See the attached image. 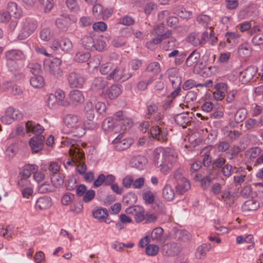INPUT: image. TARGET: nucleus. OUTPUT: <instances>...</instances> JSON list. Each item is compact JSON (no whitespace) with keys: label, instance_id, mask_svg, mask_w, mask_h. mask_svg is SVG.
Segmentation results:
<instances>
[{"label":"nucleus","instance_id":"nucleus-45","mask_svg":"<svg viewBox=\"0 0 263 263\" xmlns=\"http://www.w3.org/2000/svg\"><path fill=\"white\" fill-rule=\"evenodd\" d=\"M90 58V54L89 52L79 51L75 55V60L79 63H84L87 62Z\"/></svg>","mask_w":263,"mask_h":263},{"label":"nucleus","instance_id":"nucleus-36","mask_svg":"<svg viewBox=\"0 0 263 263\" xmlns=\"http://www.w3.org/2000/svg\"><path fill=\"white\" fill-rule=\"evenodd\" d=\"M30 81V84L34 88H41L45 84L44 78L40 74L33 75Z\"/></svg>","mask_w":263,"mask_h":263},{"label":"nucleus","instance_id":"nucleus-49","mask_svg":"<svg viewBox=\"0 0 263 263\" xmlns=\"http://www.w3.org/2000/svg\"><path fill=\"white\" fill-rule=\"evenodd\" d=\"M168 40L166 42V44L164 47L165 50L166 51L172 50L178 46L179 44L177 42V40L172 35L170 37H167Z\"/></svg>","mask_w":263,"mask_h":263},{"label":"nucleus","instance_id":"nucleus-52","mask_svg":"<svg viewBox=\"0 0 263 263\" xmlns=\"http://www.w3.org/2000/svg\"><path fill=\"white\" fill-rule=\"evenodd\" d=\"M259 124V122H258L256 119L250 118L246 121L245 125L247 129L251 130L258 128Z\"/></svg>","mask_w":263,"mask_h":263},{"label":"nucleus","instance_id":"nucleus-3","mask_svg":"<svg viewBox=\"0 0 263 263\" xmlns=\"http://www.w3.org/2000/svg\"><path fill=\"white\" fill-rule=\"evenodd\" d=\"M20 25V30L17 35L19 40H24L28 37L35 32L38 27L37 21L31 17L23 18Z\"/></svg>","mask_w":263,"mask_h":263},{"label":"nucleus","instance_id":"nucleus-12","mask_svg":"<svg viewBox=\"0 0 263 263\" xmlns=\"http://www.w3.org/2000/svg\"><path fill=\"white\" fill-rule=\"evenodd\" d=\"M6 61L17 62L25 60L26 56L24 53L19 49H11L5 53Z\"/></svg>","mask_w":263,"mask_h":263},{"label":"nucleus","instance_id":"nucleus-16","mask_svg":"<svg viewBox=\"0 0 263 263\" xmlns=\"http://www.w3.org/2000/svg\"><path fill=\"white\" fill-rule=\"evenodd\" d=\"M197 22L202 25L205 29H212L216 25V22L209 15L206 14H200L196 18Z\"/></svg>","mask_w":263,"mask_h":263},{"label":"nucleus","instance_id":"nucleus-64","mask_svg":"<svg viewBox=\"0 0 263 263\" xmlns=\"http://www.w3.org/2000/svg\"><path fill=\"white\" fill-rule=\"evenodd\" d=\"M18 147L15 144H12L6 149V154L9 157H13L17 152Z\"/></svg>","mask_w":263,"mask_h":263},{"label":"nucleus","instance_id":"nucleus-2","mask_svg":"<svg viewBox=\"0 0 263 263\" xmlns=\"http://www.w3.org/2000/svg\"><path fill=\"white\" fill-rule=\"evenodd\" d=\"M64 122L67 127L71 129L72 132L78 137H82L86 133V126L81 118L76 115H67Z\"/></svg>","mask_w":263,"mask_h":263},{"label":"nucleus","instance_id":"nucleus-13","mask_svg":"<svg viewBox=\"0 0 263 263\" xmlns=\"http://www.w3.org/2000/svg\"><path fill=\"white\" fill-rule=\"evenodd\" d=\"M108 84V83L106 79L101 77H98L95 79L93 81L91 85V89L94 92H101L102 93L105 94V92H107L106 88Z\"/></svg>","mask_w":263,"mask_h":263},{"label":"nucleus","instance_id":"nucleus-34","mask_svg":"<svg viewBox=\"0 0 263 263\" xmlns=\"http://www.w3.org/2000/svg\"><path fill=\"white\" fill-rule=\"evenodd\" d=\"M259 207V203L255 200H248L242 205V208L244 211H254Z\"/></svg>","mask_w":263,"mask_h":263},{"label":"nucleus","instance_id":"nucleus-61","mask_svg":"<svg viewBox=\"0 0 263 263\" xmlns=\"http://www.w3.org/2000/svg\"><path fill=\"white\" fill-rule=\"evenodd\" d=\"M176 13L178 16L183 18H189L192 15V13L191 11H186L183 7H179L176 10Z\"/></svg>","mask_w":263,"mask_h":263},{"label":"nucleus","instance_id":"nucleus-48","mask_svg":"<svg viewBox=\"0 0 263 263\" xmlns=\"http://www.w3.org/2000/svg\"><path fill=\"white\" fill-rule=\"evenodd\" d=\"M159 251V248L158 246L154 244L148 245L146 247L145 253L148 256H155Z\"/></svg>","mask_w":263,"mask_h":263},{"label":"nucleus","instance_id":"nucleus-51","mask_svg":"<svg viewBox=\"0 0 263 263\" xmlns=\"http://www.w3.org/2000/svg\"><path fill=\"white\" fill-rule=\"evenodd\" d=\"M47 106L51 109L55 108L59 104V102L56 99L55 96L53 93H50L48 95L47 100Z\"/></svg>","mask_w":263,"mask_h":263},{"label":"nucleus","instance_id":"nucleus-37","mask_svg":"<svg viewBox=\"0 0 263 263\" xmlns=\"http://www.w3.org/2000/svg\"><path fill=\"white\" fill-rule=\"evenodd\" d=\"M5 110L13 121L21 120L23 117V114L21 111L11 106L6 108Z\"/></svg>","mask_w":263,"mask_h":263},{"label":"nucleus","instance_id":"nucleus-56","mask_svg":"<svg viewBox=\"0 0 263 263\" xmlns=\"http://www.w3.org/2000/svg\"><path fill=\"white\" fill-rule=\"evenodd\" d=\"M74 195L70 193L64 194L61 198V203L63 205H68L73 200Z\"/></svg>","mask_w":263,"mask_h":263},{"label":"nucleus","instance_id":"nucleus-25","mask_svg":"<svg viewBox=\"0 0 263 263\" xmlns=\"http://www.w3.org/2000/svg\"><path fill=\"white\" fill-rule=\"evenodd\" d=\"M109 99L112 100L119 97L122 92V87L120 84H115L111 85L108 90L106 89Z\"/></svg>","mask_w":263,"mask_h":263},{"label":"nucleus","instance_id":"nucleus-30","mask_svg":"<svg viewBox=\"0 0 263 263\" xmlns=\"http://www.w3.org/2000/svg\"><path fill=\"white\" fill-rule=\"evenodd\" d=\"M95 36L91 34L86 35L81 39L82 46L88 50H93L95 45Z\"/></svg>","mask_w":263,"mask_h":263},{"label":"nucleus","instance_id":"nucleus-19","mask_svg":"<svg viewBox=\"0 0 263 263\" xmlns=\"http://www.w3.org/2000/svg\"><path fill=\"white\" fill-rule=\"evenodd\" d=\"M7 12L15 18H20L23 16V10L15 2L10 1L7 4Z\"/></svg>","mask_w":263,"mask_h":263},{"label":"nucleus","instance_id":"nucleus-21","mask_svg":"<svg viewBox=\"0 0 263 263\" xmlns=\"http://www.w3.org/2000/svg\"><path fill=\"white\" fill-rule=\"evenodd\" d=\"M256 70L253 67H248L243 71L240 73L239 80L243 83L250 82L256 74Z\"/></svg>","mask_w":263,"mask_h":263},{"label":"nucleus","instance_id":"nucleus-40","mask_svg":"<svg viewBox=\"0 0 263 263\" xmlns=\"http://www.w3.org/2000/svg\"><path fill=\"white\" fill-rule=\"evenodd\" d=\"M38 166L35 164H28L25 166L22 172V177L28 178L31 175V173L36 171Z\"/></svg>","mask_w":263,"mask_h":263},{"label":"nucleus","instance_id":"nucleus-63","mask_svg":"<svg viewBox=\"0 0 263 263\" xmlns=\"http://www.w3.org/2000/svg\"><path fill=\"white\" fill-rule=\"evenodd\" d=\"M184 171L182 169H178L174 173V177L177 181V183L187 180V179L184 177L183 175Z\"/></svg>","mask_w":263,"mask_h":263},{"label":"nucleus","instance_id":"nucleus-35","mask_svg":"<svg viewBox=\"0 0 263 263\" xmlns=\"http://www.w3.org/2000/svg\"><path fill=\"white\" fill-rule=\"evenodd\" d=\"M146 163L145 158L141 156L134 157L132 160L133 166L139 170H142L145 166Z\"/></svg>","mask_w":263,"mask_h":263},{"label":"nucleus","instance_id":"nucleus-5","mask_svg":"<svg viewBox=\"0 0 263 263\" xmlns=\"http://www.w3.org/2000/svg\"><path fill=\"white\" fill-rule=\"evenodd\" d=\"M62 61L60 59L54 58L52 60H46L44 65L45 69L56 78L61 77L63 72L60 68Z\"/></svg>","mask_w":263,"mask_h":263},{"label":"nucleus","instance_id":"nucleus-20","mask_svg":"<svg viewBox=\"0 0 263 263\" xmlns=\"http://www.w3.org/2000/svg\"><path fill=\"white\" fill-rule=\"evenodd\" d=\"M52 205L51 198L48 196H43L39 198L35 202L36 209L45 210L50 208Z\"/></svg>","mask_w":263,"mask_h":263},{"label":"nucleus","instance_id":"nucleus-18","mask_svg":"<svg viewBox=\"0 0 263 263\" xmlns=\"http://www.w3.org/2000/svg\"><path fill=\"white\" fill-rule=\"evenodd\" d=\"M151 134L154 138L161 142H164L166 140L168 134L166 128L156 126L153 127L151 130Z\"/></svg>","mask_w":263,"mask_h":263},{"label":"nucleus","instance_id":"nucleus-14","mask_svg":"<svg viewBox=\"0 0 263 263\" xmlns=\"http://www.w3.org/2000/svg\"><path fill=\"white\" fill-rule=\"evenodd\" d=\"M126 212L127 214H131L134 216L136 222H140L145 218L144 209L140 206L129 208L126 210Z\"/></svg>","mask_w":263,"mask_h":263},{"label":"nucleus","instance_id":"nucleus-46","mask_svg":"<svg viewBox=\"0 0 263 263\" xmlns=\"http://www.w3.org/2000/svg\"><path fill=\"white\" fill-rule=\"evenodd\" d=\"M261 152V149L258 146L253 147L247 150L245 152V156L249 158H255Z\"/></svg>","mask_w":263,"mask_h":263},{"label":"nucleus","instance_id":"nucleus-32","mask_svg":"<svg viewBox=\"0 0 263 263\" xmlns=\"http://www.w3.org/2000/svg\"><path fill=\"white\" fill-rule=\"evenodd\" d=\"M163 229L161 227H157L153 229L151 233L152 239L158 243H163L164 240L163 237Z\"/></svg>","mask_w":263,"mask_h":263},{"label":"nucleus","instance_id":"nucleus-44","mask_svg":"<svg viewBox=\"0 0 263 263\" xmlns=\"http://www.w3.org/2000/svg\"><path fill=\"white\" fill-rule=\"evenodd\" d=\"M60 47L64 52L68 53L72 50V44L69 39L64 38L61 41Z\"/></svg>","mask_w":263,"mask_h":263},{"label":"nucleus","instance_id":"nucleus-9","mask_svg":"<svg viewBox=\"0 0 263 263\" xmlns=\"http://www.w3.org/2000/svg\"><path fill=\"white\" fill-rule=\"evenodd\" d=\"M68 82L71 88H82L85 82V79L81 74L72 72L69 73L68 77Z\"/></svg>","mask_w":263,"mask_h":263},{"label":"nucleus","instance_id":"nucleus-41","mask_svg":"<svg viewBox=\"0 0 263 263\" xmlns=\"http://www.w3.org/2000/svg\"><path fill=\"white\" fill-rule=\"evenodd\" d=\"M70 156L72 157V159L71 160H68L67 162V164L69 165H73V162L74 161H79L82 159L84 157V154L80 152L79 150L72 151V149L69 150Z\"/></svg>","mask_w":263,"mask_h":263},{"label":"nucleus","instance_id":"nucleus-23","mask_svg":"<svg viewBox=\"0 0 263 263\" xmlns=\"http://www.w3.org/2000/svg\"><path fill=\"white\" fill-rule=\"evenodd\" d=\"M113 142L116 144V147L118 150L122 151L129 148L133 143V140L130 138L120 140L118 137L114 140Z\"/></svg>","mask_w":263,"mask_h":263},{"label":"nucleus","instance_id":"nucleus-28","mask_svg":"<svg viewBox=\"0 0 263 263\" xmlns=\"http://www.w3.org/2000/svg\"><path fill=\"white\" fill-rule=\"evenodd\" d=\"M236 242L237 244H241L243 243H251L248 248L250 249L254 247L253 236L251 234H245L244 235L238 236L236 238Z\"/></svg>","mask_w":263,"mask_h":263},{"label":"nucleus","instance_id":"nucleus-53","mask_svg":"<svg viewBox=\"0 0 263 263\" xmlns=\"http://www.w3.org/2000/svg\"><path fill=\"white\" fill-rule=\"evenodd\" d=\"M39 2L44 7V10L45 12L50 11L54 4L53 0H39Z\"/></svg>","mask_w":263,"mask_h":263},{"label":"nucleus","instance_id":"nucleus-24","mask_svg":"<svg viewBox=\"0 0 263 263\" xmlns=\"http://www.w3.org/2000/svg\"><path fill=\"white\" fill-rule=\"evenodd\" d=\"M237 53L240 58L246 59L251 55L252 49L248 43H243L239 46L237 50Z\"/></svg>","mask_w":263,"mask_h":263},{"label":"nucleus","instance_id":"nucleus-29","mask_svg":"<svg viewBox=\"0 0 263 263\" xmlns=\"http://www.w3.org/2000/svg\"><path fill=\"white\" fill-rule=\"evenodd\" d=\"M162 196L168 201H172L175 198V192L170 184H166L164 186L162 189Z\"/></svg>","mask_w":263,"mask_h":263},{"label":"nucleus","instance_id":"nucleus-43","mask_svg":"<svg viewBox=\"0 0 263 263\" xmlns=\"http://www.w3.org/2000/svg\"><path fill=\"white\" fill-rule=\"evenodd\" d=\"M53 96H55L56 99L59 102V104L60 105L62 106H67L69 104V103L65 100V92L61 89H57L55 93L53 94Z\"/></svg>","mask_w":263,"mask_h":263},{"label":"nucleus","instance_id":"nucleus-39","mask_svg":"<svg viewBox=\"0 0 263 263\" xmlns=\"http://www.w3.org/2000/svg\"><path fill=\"white\" fill-rule=\"evenodd\" d=\"M56 25L60 30L66 31L70 27L69 18L68 17L59 18L56 21Z\"/></svg>","mask_w":263,"mask_h":263},{"label":"nucleus","instance_id":"nucleus-4","mask_svg":"<svg viewBox=\"0 0 263 263\" xmlns=\"http://www.w3.org/2000/svg\"><path fill=\"white\" fill-rule=\"evenodd\" d=\"M228 111L227 114L232 124L233 121L238 123L245 120L247 116V111L244 108H237L236 105H231L228 108Z\"/></svg>","mask_w":263,"mask_h":263},{"label":"nucleus","instance_id":"nucleus-59","mask_svg":"<svg viewBox=\"0 0 263 263\" xmlns=\"http://www.w3.org/2000/svg\"><path fill=\"white\" fill-rule=\"evenodd\" d=\"M154 81L153 77L150 78L148 80H142L138 82L137 85V89L140 91L145 90L149 84L152 83Z\"/></svg>","mask_w":263,"mask_h":263},{"label":"nucleus","instance_id":"nucleus-31","mask_svg":"<svg viewBox=\"0 0 263 263\" xmlns=\"http://www.w3.org/2000/svg\"><path fill=\"white\" fill-rule=\"evenodd\" d=\"M162 250L163 254L166 256H174L178 253L177 244L175 243L165 244L163 246Z\"/></svg>","mask_w":263,"mask_h":263},{"label":"nucleus","instance_id":"nucleus-47","mask_svg":"<svg viewBox=\"0 0 263 263\" xmlns=\"http://www.w3.org/2000/svg\"><path fill=\"white\" fill-rule=\"evenodd\" d=\"M219 199L225 203H229V202L233 200V195L230 192V189L228 188L224 190L222 192L220 197L219 198Z\"/></svg>","mask_w":263,"mask_h":263},{"label":"nucleus","instance_id":"nucleus-42","mask_svg":"<svg viewBox=\"0 0 263 263\" xmlns=\"http://www.w3.org/2000/svg\"><path fill=\"white\" fill-rule=\"evenodd\" d=\"M84 110L88 120H92L95 117L94 108L92 103L87 102L85 105Z\"/></svg>","mask_w":263,"mask_h":263},{"label":"nucleus","instance_id":"nucleus-6","mask_svg":"<svg viewBox=\"0 0 263 263\" xmlns=\"http://www.w3.org/2000/svg\"><path fill=\"white\" fill-rule=\"evenodd\" d=\"M208 38L209 32L206 30H205L201 33H191L188 35L187 40L194 46H202L207 43Z\"/></svg>","mask_w":263,"mask_h":263},{"label":"nucleus","instance_id":"nucleus-7","mask_svg":"<svg viewBox=\"0 0 263 263\" xmlns=\"http://www.w3.org/2000/svg\"><path fill=\"white\" fill-rule=\"evenodd\" d=\"M164 32V26L163 24H160L155 27L151 31V35L153 38V42L155 44H158L162 40L170 37L172 35V32L171 30H167L165 33Z\"/></svg>","mask_w":263,"mask_h":263},{"label":"nucleus","instance_id":"nucleus-17","mask_svg":"<svg viewBox=\"0 0 263 263\" xmlns=\"http://www.w3.org/2000/svg\"><path fill=\"white\" fill-rule=\"evenodd\" d=\"M44 140L43 136H36L30 139L29 145L33 153H37L42 149Z\"/></svg>","mask_w":263,"mask_h":263},{"label":"nucleus","instance_id":"nucleus-55","mask_svg":"<svg viewBox=\"0 0 263 263\" xmlns=\"http://www.w3.org/2000/svg\"><path fill=\"white\" fill-rule=\"evenodd\" d=\"M95 45L93 50L95 49L99 51H102L106 46L105 42L103 41L101 37L97 38L95 37Z\"/></svg>","mask_w":263,"mask_h":263},{"label":"nucleus","instance_id":"nucleus-50","mask_svg":"<svg viewBox=\"0 0 263 263\" xmlns=\"http://www.w3.org/2000/svg\"><path fill=\"white\" fill-rule=\"evenodd\" d=\"M28 68L30 69V72L33 75L40 74L41 72V65L36 62H30L28 65Z\"/></svg>","mask_w":263,"mask_h":263},{"label":"nucleus","instance_id":"nucleus-54","mask_svg":"<svg viewBox=\"0 0 263 263\" xmlns=\"http://www.w3.org/2000/svg\"><path fill=\"white\" fill-rule=\"evenodd\" d=\"M142 197L146 204H151L154 201V194L150 190L144 192Z\"/></svg>","mask_w":263,"mask_h":263},{"label":"nucleus","instance_id":"nucleus-58","mask_svg":"<svg viewBox=\"0 0 263 263\" xmlns=\"http://www.w3.org/2000/svg\"><path fill=\"white\" fill-rule=\"evenodd\" d=\"M66 6L72 12H78L79 10V6L76 0H65Z\"/></svg>","mask_w":263,"mask_h":263},{"label":"nucleus","instance_id":"nucleus-8","mask_svg":"<svg viewBox=\"0 0 263 263\" xmlns=\"http://www.w3.org/2000/svg\"><path fill=\"white\" fill-rule=\"evenodd\" d=\"M132 76V74L126 71L124 66L121 65L111 71L107 76V78L109 80L112 79L115 81H125L129 79Z\"/></svg>","mask_w":263,"mask_h":263},{"label":"nucleus","instance_id":"nucleus-62","mask_svg":"<svg viewBox=\"0 0 263 263\" xmlns=\"http://www.w3.org/2000/svg\"><path fill=\"white\" fill-rule=\"evenodd\" d=\"M119 23L123 25L130 26L135 23V20L132 17L125 15L119 20Z\"/></svg>","mask_w":263,"mask_h":263},{"label":"nucleus","instance_id":"nucleus-10","mask_svg":"<svg viewBox=\"0 0 263 263\" xmlns=\"http://www.w3.org/2000/svg\"><path fill=\"white\" fill-rule=\"evenodd\" d=\"M102 129L105 131L115 133L121 132L122 127L118 124L112 117H109L104 119L102 125Z\"/></svg>","mask_w":263,"mask_h":263},{"label":"nucleus","instance_id":"nucleus-22","mask_svg":"<svg viewBox=\"0 0 263 263\" xmlns=\"http://www.w3.org/2000/svg\"><path fill=\"white\" fill-rule=\"evenodd\" d=\"M69 97L71 102L74 105L82 103L84 101V95L82 92L79 90L71 91Z\"/></svg>","mask_w":263,"mask_h":263},{"label":"nucleus","instance_id":"nucleus-38","mask_svg":"<svg viewBox=\"0 0 263 263\" xmlns=\"http://www.w3.org/2000/svg\"><path fill=\"white\" fill-rule=\"evenodd\" d=\"M190 188L191 184L188 180L177 183L176 185V192L181 195L184 194Z\"/></svg>","mask_w":263,"mask_h":263},{"label":"nucleus","instance_id":"nucleus-26","mask_svg":"<svg viewBox=\"0 0 263 263\" xmlns=\"http://www.w3.org/2000/svg\"><path fill=\"white\" fill-rule=\"evenodd\" d=\"M200 59V54L196 50L193 51L186 59L185 64L187 67L195 66Z\"/></svg>","mask_w":263,"mask_h":263},{"label":"nucleus","instance_id":"nucleus-27","mask_svg":"<svg viewBox=\"0 0 263 263\" xmlns=\"http://www.w3.org/2000/svg\"><path fill=\"white\" fill-rule=\"evenodd\" d=\"M92 213L93 217L100 221L108 217L109 215L107 210L102 207H98L93 209Z\"/></svg>","mask_w":263,"mask_h":263},{"label":"nucleus","instance_id":"nucleus-60","mask_svg":"<svg viewBox=\"0 0 263 263\" xmlns=\"http://www.w3.org/2000/svg\"><path fill=\"white\" fill-rule=\"evenodd\" d=\"M107 25L103 22L100 21L93 24L92 28L97 32H104L106 30Z\"/></svg>","mask_w":263,"mask_h":263},{"label":"nucleus","instance_id":"nucleus-1","mask_svg":"<svg viewBox=\"0 0 263 263\" xmlns=\"http://www.w3.org/2000/svg\"><path fill=\"white\" fill-rule=\"evenodd\" d=\"M151 159L155 166L160 168L162 173L167 174L177 161V156L172 149L159 147L153 151Z\"/></svg>","mask_w":263,"mask_h":263},{"label":"nucleus","instance_id":"nucleus-11","mask_svg":"<svg viewBox=\"0 0 263 263\" xmlns=\"http://www.w3.org/2000/svg\"><path fill=\"white\" fill-rule=\"evenodd\" d=\"M7 68L16 80L21 79L24 74L21 71V67L17 62L6 61Z\"/></svg>","mask_w":263,"mask_h":263},{"label":"nucleus","instance_id":"nucleus-57","mask_svg":"<svg viewBox=\"0 0 263 263\" xmlns=\"http://www.w3.org/2000/svg\"><path fill=\"white\" fill-rule=\"evenodd\" d=\"M40 37L44 41H49L51 37L50 29L46 28L42 29L40 33Z\"/></svg>","mask_w":263,"mask_h":263},{"label":"nucleus","instance_id":"nucleus-15","mask_svg":"<svg viewBox=\"0 0 263 263\" xmlns=\"http://www.w3.org/2000/svg\"><path fill=\"white\" fill-rule=\"evenodd\" d=\"M25 131L27 134H33L40 136L44 131V128L39 123L28 121L25 123Z\"/></svg>","mask_w":263,"mask_h":263},{"label":"nucleus","instance_id":"nucleus-33","mask_svg":"<svg viewBox=\"0 0 263 263\" xmlns=\"http://www.w3.org/2000/svg\"><path fill=\"white\" fill-rule=\"evenodd\" d=\"M40 167L41 170L45 171L48 168L49 171L52 174L58 173L60 170V165L55 161L50 162L48 165H47L45 163H42Z\"/></svg>","mask_w":263,"mask_h":263}]
</instances>
